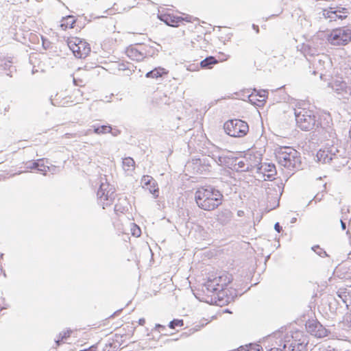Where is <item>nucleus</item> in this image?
I'll return each mask as SVG.
<instances>
[{
    "label": "nucleus",
    "instance_id": "58",
    "mask_svg": "<svg viewBox=\"0 0 351 351\" xmlns=\"http://www.w3.org/2000/svg\"><path fill=\"white\" fill-rule=\"evenodd\" d=\"M216 299H217V301H215V303H217V304L219 305L218 298H217Z\"/></svg>",
    "mask_w": 351,
    "mask_h": 351
},
{
    "label": "nucleus",
    "instance_id": "60",
    "mask_svg": "<svg viewBox=\"0 0 351 351\" xmlns=\"http://www.w3.org/2000/svg\"><path fill=\"white\" fill-rule=\"evenodd\" d=\"M295 221V218H293V219H292L291 222H293V221Z\"/></svg>",
    "mask_w": 351,
    "mask_h": 351
},
{
    "label": "nucleus",
    "instance_id": "29",
    "mask_svg": "<svg viewBox=\"0 0 351 351\" xmlns=\"http://www.w3.org/2000/svg\"><path fill=\"white\" fill-rule=\"evenodd\" d=\"M135 162L131 157L123 158L122 162L123 169L125 172L132 171L134 169Z\"/></svg>",
    "mask_w": 351,
    "mask_h": 351
},
{
    "label": "nucleus",
    "instance_id": "15",
    "mask_svg": "<svg viewBox=\"0 0 351 351\" xmlns=\"http://www.w3.org/2000/svg\"><path fill=\"white\" fill-rule=\"evenodd\" d=\"M329 86L337 95L345 97L351 95V86H348L344 81L336 80L329 84Z\"/></svg>",
    "mask_w": 351,
    "mask_h": 351
},
{
    "label": "nucleus",
    "instance_id": "57",
    "mask_svg": "<svg viewBox=\"0 0 351 351\" xmlns=\"http://www.w3.org/2000/svg\"><path fill=\"white\" fill-rule=\"evenodd\" d=\"M110 133H112V134L113 136H117V132H112L111 131V132H110Z\"/></svg>",
    "mask_w": 351,
    "mask_h": 351
},
{
    "label": "nucleus",
    "instance_id": "1",
    "mask_svg": "<svg viewBox=\"0 0 351 351\" xmlns=\"http://www.w3.org/2000/svg\"><path fill=\"white\" fill-rule=\"evenodd\" d=\"M222 193L211 185H206L197 189L195 193V200L199 208L206 211L216 209L222 204Z\"/></svg>",
    "mask_w": 351,
    "mask_h": 351
},
{
    "label": "nucleus",
    "instance_id": "28",
    "mask_svg": "<svg viewBox=\"0 0 351 351\" xmlns=\"http://www.w3.org/2000/svg\"><path fill=\"white\" fill-rule=\"evenodd\" d=\"M75 23V19L73 16H67L63 18L61 21L60 27L62 29L65 30L67 28H73Z\"/></svg>",
    "mask_w": 351,
    "mask_h": 351
},
{
    "label": "nucleus",
    "instance_id": "5",
    "mask_svg": "<svg viewBox=\"0 0 351 351\" xmlns=\"http://www.w3.org/2000/svg\"><path fill=\"white\" fill-rule=\"evenodd\" d=\"M316 157L319 162L322 163L330 162L335 168L345 166L348 162L346 158L341 157L340 151L333 145L320 149L317 152Z\"/></svg>",
    "mask_w": 351,
    "mask_h": 351
},
{
    "label": "nucleus",
    "instance_id": "48",
    "mask_svg": "<svg viewBox=\"0 0 351 351\" xmlns=\"http://www.w3.org/2000/svg\"><path fill=\"white\" fill-rule=\"evenodd\" d=\"M252 28H253V29H254L256 31V33L259 32V27L258 25L253 24Z\"/></svg>",
    "mask_w": 351,
    "mask_h": 351
},
{
    "label": "nucleus",
    "instance_id": "3",
    "mask_svg": "<svg viewBox=\"0 0 351 351\" xmlns=\"http://www.w3.org/2000/svg\"><path fill=\"white\" fill-rule=\"evenodd\" d=\"M229 282L230 279L226 276L215 274L208 276L206 282L204 284V287L208 293L216 295L215 298H218L219 304L222 306L226 302H228V300H224L223 296L225 293L224 287Z\"/></svg>",
    "mask_w": 351,
    "mask_h": 351
},
{
    "label": "nucleus",
    "instance_id": "36",
    "mask_svg": "<svg viewBox=\"0 0 351 351\" xmlns=\"http://www.w3.org/2000/svg\"><path fill=\"white\" fill-rule=\"evenodd\" d=\"M248 99L251 104L258 106L259 99L258 95H256L255 93L252 91V93L249 95Z\"/></svg>",
    "mask_w": 351,
    "mask_h": 351
},
{
    "label": "nucleus",
    "instance_id": "34",
    "mask_svg": "<svg viewBox=\"0 0 351 351\" xmlns=\"http://www.w3.org/2000/svg\"><path fill=\"white\" fill-rule=\"evenodd\" d=\"M311 249L320 257L328 256V254L326 253V252L324 249L321 248L319 245L313 246Z\"/></svg>",
    "mask_w": 351,
    "mask_h": 351
},
{
    "label": "nucleus",
    "instance_id": "30",
    "mask_svg": "<svg viewBox=\"0 0 351 351\" xmlns=\"http://www.w3.org/2000/svg\"><path fill=\"white\" fill-rule=\"evenodd\" d=\"M253 92L255 93L256 95H258V97H259L258 99V106H262L264 105L265 102L266 101V99L267 98L268 92L266 90H257L254 88L253 90Z\"/></svg>",
    "mask_w": 351,
    "mask_h": 351
},
{
    "label": "nucleus",
    "instance_id": "20",
    "mask_svg": "<svg viewBox=\"0 0 351 351\" xmlns=\"http://www.w3.org/2000/svg\"><path fill=\"white\" fill-rule=\"evenodd\" d=\"M282 193V190L278 185L272 186L266 189L268 201L274 200V202L278 203Z\"/></svg>",
    "mask_w": 351,
    "mask_h": 351
},
{
    "label": "nucleus",
    "instance_id": "47",
    "mask_svg": "<svg viewBox=\"0 0 351 351\" xmlns=\"http://www.w3.org/2000/svg\"><path fill=\"white\" fill-rule=\"evenodd\" d=\"M320 351H337V350L334 348H330V347H328V348H323Z\"/></svg>",
    "mask_w": 351,
    "mask_h": 351
},
{
    "label": "nucleus",
    "instance_id": "51",
    "mask_svg": "<svg viewBox=\"0 0 351 351\" xmlns=\"http://www.w3.org/2000/svg\"><path fill=\"white\" fill-rule=\"evenodd\" d=\"M62 340H61V337H60L58 339L56 340V343L58 346H59L60 344V342L62 341Z\"/></svg>",
    "mask_w": 351,
    "mask_h": 351
},
{
    "label": "nucleus",
    "instance_id": "23",
    "mask_svg": "<svg viewBox=\"0 0 351 351\" xmlns=\"http://www.w3.org/2000/svg\"><path fill=\"white\" fill-rule=\"evenodd\" d=\"M262 171L261 172H257L258 174H263V177L265 178V176L268 178H270L272 176L276 173V167L273 164H263L261 162Z\"/></svg>",
    "mask_w": 351,
    "mask_h": 351
},
{
    "label": "nucleus",
    "instance_id": "16",
    "mask_svg": "<svg viewBox=\"0 0 351 351\" xmlns=\"http://www.w3.org/2000/svg\"><path fill=\"white\" fill-rule=\"evenodd\" d=\"M158 18L160 21H163L165 24L171 27H177L180 23L183 21H190L191 16L183 18L182 16H175L171 14H160Z\"/></svg>",
    "mask_w": 351,
    "mask_h": 351
},
{
    "label": "nucleus",
    "instance_id": "14",
    "mask_svg": "<svg viewBox=\"0 0 351 351\" xmlns=\"http://www.w3.org/2000/svg\"><path fill=\"white\" fill-rule=\"evenodd\" d=\"M247 163V169H249L250 173L261 172L262 171L261 160L262 158L259 154H246L244 156Z\"/></svg>",
    "mask_w": 351,
    "mask_h": 351
},
{
    "label": "nucleus",
    "instance_id": "35",
    "mask_svg": "<svg viewBox=\"0 0 351 351\" xmlns=\"http://www.w3.org/2000/svg\"><path fill=\"white\" fill-rule=\"evenodd\" d=\"M183 325L184 321L182 319H174L169 322V327L171 329H175L176 327H181Z\"/></svg>",
    "mask_w": 351,
    "mask_h": 351
},
{
    "label": "nucleus",
    "instance_id": "10",
    "mask_svg": "<svg viewBox=\"0 0 351 351\" xmlns=\"http://www.w3.org/2000/svg\"><path fill=\"white\" fill-rule=\"evenodd\" d=\"M97 195L98 204L105 209L106 207L110 206L113 203L114 199V189L108 182H104L101 180Z\"/></svg>",
    "mask_w": 351,
    "mask_h": 351
},
{
    "label": "nucleus",
    "instance_id": "26",
    "mask_svg": "<svg viewBox=\"0 0 351 351\" xmlns=\"http://www.w3.org/2000/svg\"><path fill=\"white\" fill-rule=\"evenodd\" d=\"M167 73V72L164 68L157 67L147 72L145 75V77L147 78H158Z\"/></svg>",
    "mask_w": 351,
    "mask_h": 351
},
{
    "label": "nucleus",
    "instance_id": "25",
    "mask_svg": "<svg viewBox=\"0 0 351 351\" xmlns=\"http://www.w3.org/2000/svg\"><path fill=\"white\" fill-rule=\"evenodd\" d=\"M324 64L325 61L319 58V56L315 57L313 60V65L317 71H313V73L315 75L320 73V75H322V71L324 69Z\"/></svg>",
    "mask_w": 351,
    "mask_h": 351
},
{
    "label": "nucleus",
    "instance_id": "42",
    "mask_svg": "<svg viewBox=\"0 0 351 351\" xmlns=\"http://www.w3.org/2000/svg\"><path fill=\"white\" fill-rule=\"evenodd\" d=\"M140 234H141L140 228L138 227H136V228L134 230V231L132 232V234L134 236L138 237V236H140Z\"/></svg>",
    "mask_w": 351,
    "mask_h": 351
},
{
    "label": "nucleus",
    "instance_id": "27",
    "mask_svg": "<svg viewBox=\"0 0 351 351\" xmlns=\"http://www.w3.org/2000/svg\"><path fill=\"white\" fill-rule=\"evenodd\" d=\"M93 128V132L97 134H105L108 133H110L112 131V127L110 125H93L92 126Z\"/></svg>",
    "mask_w": 351,
    "mask_h": 351
},
{
    "label": "nucleus",
    "instance_id": "53",
    "mask_svg": "<svg viewBox=\"0 0 351 351\" xmlns=\"http://www.w3.org/2000/svg\"><path fill=\"white\" fill-rule=\"evenodd\" d=\"M237 214H238L239 216H242L243 215V211L239 210Z\"/></svg>",
    "mask_w": 351,
    "mask_h": 351
},
{
    "label": "nucleus",
    "instance_id": "11",
    "mask_svg": "<svg viewBox=\"0 0 351 351\" xmlns=\"http://www.w3.org/2000/svg\"><path fill=\"white\" fill-rule=\"evenodd\" d=\"M67 45L74 56L78 58L86 57L90 51V45L84 40L77 37L69 38Z\"/></svg>",
    "mask_w": 351,
    "mask_h": 351
},
{
    "label": "nucleus",
    "instance_id": "21",
    "mask_svg": "<svg viewBox=\"0 0 351 351\" xmlns=\"http://www.w3.org/2000/svg\"><path fill=\"white\" fill-rule=\"evenodd\" d=\"M233 214L229 209H223L217 215V220L222 225L228 223L232 218Z\"/></svg>",
    "mask_w": 351,
    "mask_h": 351
},
{
    "label": "nucleus",
    "instance_id": "56",
    "mask_svg": "<svg viewBox=\"0 0 351 351\" xmlns=\"http://www.w3.org/2000/svg\"><path fill=\"white\" fill-rule=\"evenodd\" d=\"M90 131H91V130H90V129L86 131V134H90Z\"/></svg>",
    "mask_w": 351,
    "mask_h": 351
},
{
    "label": "nucleus",
    "instance_id": "13",
    "mask_svg": "<svg viewBox=\"0 0 351 351\" xmlns=\"http://www.w3.org/2000/svg\"><path fill=\"white\" fill-rule=\"evenodd\" d=\"M147 48V47L139 43L131 45L127 47L125 53L132 60L141 61L149 55Z\"/></svg>",
    "mask_w": 351,
    "mask_h": 351
},
{
    "label": "nucleus",
    "instance_id": "40",
    "mask_svg": "<svg viewBox=\"0 0 351 351\" xmlns=\"http://www.w3.org/2000/svg\"><path fill=\"white\" fill-rule=\"evenodd\" d=\"M71 333V330H68L66 331H63L62 332H60V337H61V340L65 339L67 337H69L70 336Z\"/></svg>",
    "mask_w": 351,
    "mask_h": 351
},
{
    "label": "nucleus",
    "instance_id": "9",
    "mask_svg": "<svg viewBox=\"0 0 351 351\" xmlns=\"http://www.w3.org/2000/svg\"><path fill=\"white\" fill-rule=\"evenodd\" d=\"M223 129L228 135L241 138L247 134L249 126L245 121L241 119H231L224 123Z\"/></svg>",
    "mask_w": 351,
    "mask_h": 351
},
{
    "label": "nucleus",
    "instance_id": "17",
    "mask_svg": "<svg viewBox=\"0 0 351 351\" xmlns=\"http://www.w3.org/2000/svg\"><path fill=\"white\" fill-rule=\"evenodd\" d=\"M141 184L143 188L148 189L149 193H152L154 198L158 197V188L156 180L150 176H143L141 178Z\"/></svg>",
    "mask_w": 351,
    "mask_h": 351
},
{
    "label": "nucleus",
    "instance_id": "44",
    "mask_svg": "<svg viewBox=\"0 0 351 351\" xmlns=\"http://www.w3.org/2000/svg\"><path fill=\"white\" fill-rule=\"evenodd\" d=\"M155 328L156 330H158L159 332H160V329H164L165 326L161 325V324H156Z\"/></svg>",
    "mask_w": 351,
    "mask_h": 351
},
{
    "label": "nucleus",
    "instance_id": "49",
    "mask_svg": "<svg viewBox=\"0 0 351 351\" xmlns=\"http://www.w3.org/2000/svg\"><path fill=\"white\" fill-rule=\"evenodd\" d=\"M145 320L144 318L139 319V320H138L139 325L143 326L145 324Z\"/></svg>",
    "mask_w": 351,
    "mask_h": 351
},
{
    "label": "nucleus",
    "instance_id": "4",
    "mask_svg": "<svg viewBox=\"0 0 351 351\" xmlns=\"http://www.w3.org/2000/svg\"><path fill=\"white\" fill-rule=\"evenodd\" d=\"M296 125L302 131H311L315 128L319 119L315 112L309 109L297 107L294 109Z\"/></svg>",
    "mask_w": 351,
    "mask_h": 351
},
{
    "label": "nucleus",
    "instance_id": "24",
    "mask_svg": "<svg viewBox=\"0 0 351 351\" xmlns=\"http://www.w3.org/2000/svg\"><path fill=\"white\" fill-rule=\"evenodd\" d=\"M246 159H245L244 156L241 158L239 160L237 159L234 160V163L233 165L234 169L237 171L240 172H250L249 169H247V163H246Z\"/></svg>",
    "mask_w": 351,
    "mask_h": 351
},
{
    "label": "nucleus",
    "instance_id": "33",
    "mask_svg": "<svg viewBox=\"0 0 351 351\" xmlns=\"http://www.w3.org/2000/svg\"><path fill=\"white\" fill-rule=\"evenodd\" d=\"M210 154H212V159L213 160V162H215L219 165H223L226 163V158L225 156L221 155L217 156L213 152H210Z\"/></svg>",
    "mask_w": 351,
    "mask_h": 351
},
{
    "label": "nucleus",
    "instance_id": "31",
    "mask_svg": "<svg viewBox=\"0 0 351 351\" xmlns=\"http://www.w3.org/2000/svg\"><path fill=\"white\" fill-rule=\"evenodd\" d=\"M217 63V60L213 56H208L200 62V66L204 69H210Z\"/></svg>",
    "mask_w": 351,
    "mask_h": 351
},
{
    "label": "nucleus",
    "instance_id": "55",
    "mask_svg": "<svg viewBox=\"0 0 351 351\" xmlns=\"http://www.w3.org/2000/svg\"><path fill=\"white\" fill-rule=\"evenodd\" d=\"M120 311H121V310H119V311H117L114 312V313L113 315H112L110 317H113V316H114V315H115V314L118 313H119V312H120Z\"/></svg>",
    "mask_w": 351,
    "mask_h": 351
},
{
    "label": "nucleus",
    "instance_id": "18",
    "mask_svg": "<svg viewBox=\"0 0 351 351\" xmlns=\"http://www.w3.org/2000/svg\"><path fill=\"white\" fill-rule=\"evenodd\" d=\"M308 331L315 337L322 338L328 335V330L319 322L309 323Z\"/></svg>",
    "mask_w": 351,
    "mask_h": 351
},
{
    "label": "nucleus",
    "instance_id": "8",
    "mask_svg": "<svg viewBox=\"0 0 351 351\" xmlns=\"http://www.w3.org/2000/svg\"><path fill=\"white\" fill-rule=\"evenodd\" d=\"M314 133L320 140L329 141L336 138V134L332 128L331 119L329 116L320 119L314 129Z\"/></svg>",
    "mask_w": 351,
    "mask_h": 351
},
{
    "label": "nucleus",
    "instance_id": "38",
    "mask_svg": "<svg viewBox=\"0 0 351 351\" xmlns=\"http://www.w3.org/2000/svg\"><path fill=\"white\" fill-rule=\"evenodd\" d=\"M60 97H58V94H56L54 97L51 96L50 101L53 106H59L62 105V102L59 101Z\"/></svg>",
    "mask_w": 351,
    "mask_h": 351
},
{
    "label": "nucleus",
    "instance_id": "59",
    "mask_svg": "<svg viewBox=\"0 0 351 351\" xmlns=\"http://www.w3.org/2000/svg\"><path fill=\"white\" fill-rule=\"evenodd\" d=\"M349 319H350V322H351V314L348 316Z\"/></svg>",
    "mask_w": 351,
    "mask_h": 351
},
{
    "label": "nucleus",
    "instance_id": "39",
    "mask_svg": "<svg viewBox=\"0 0 351 351\" xmlns=\"http://www.w3.org/2000/svg\"><path fill=\"white\" fill-rule=\"evenodd\" d=\"M49 169V167L47 166H45L43 163V160H42V162H40V165H39L38 168L37 169V171L44 175H45Z\"/></svg>",
    "mask_w": 351,
    "mask_h": 351
},
{
    "label": "nucleus",
    "instance_id": "54",
    "mask_svg": "<svg viewBox=\"0 0 351 351\" xmlns=\"http://www.w3.org/2000/svg\"><path fill=\"white\" fill-rule=\"evenodd\" d=\"M306 48H308L309 50H311L310 47H309L308 45H306H306H304V51H306Z\"/></svg>",
    "mask_w": 351,
    "mask_h": 351
},
{
    "label": "nucleus",
    "instance_id": "7",
    "mask_svg": "<svg viewBox=\"0 0 351 351\" xmlns=\"http://www.w3.org/2000/svg\"><path fill=\"white\" fill-rule=\"evenodd\" d=\"M349 14V9L346 8L341 6H337L335 8L330 7L323 9L322 11L319 12V17L322 22L332 23L337 21H343L348 17Z\"/></svg>",
    "mask_w": 351,
    "mask_h": 351
},
{
    "label": "nucleus",
    "instance_id": "2",
    "mask_svg": "<svg viewBox=\"0 0 351 351\" xmlns=\"http://www.w3.org/2000/svg\"><path fill=\"white\" fill-rule=\"evenodd\" d=\"M278 164L287 169L296 171L301 168L302 161L299 152L291 147H283L276 152Z\"/></svg>",
    "mask_w": 351,
    "mask_h": 351
},
{
    "label": "nucleus",
    "instance_id": "32",
    "mask_svg": "<svg viewBox=\"0 0 351 351\" xmlns=\"http://www.w3.org/2000/svg\"><path fill=\"white\" fill-rule=\"evenodd\" d=\"M0 67H1L3 70L7 71L9 70L10 73H7L8 75L12 76L11 73L13 70H15L14 66L12 65V62L5 59L0 60Z\"/></svg>",
    "mask_w": 351,
    "mask_h": 351
},
{
    "label": "nucleus",
    "instance_id": "52",
    "mask_svg": "<svg viewBox=\"0 0 351 351\" xmlns=\"http://www.w3.org/2000/svg\"><path fill=\"white\" fill-rule=\"evenodd\" d=\"M126 69L125 68V65L124 64H122V65H120L119 66V70H125Z\"/></svg>",
    "mask_w": 351,
    "mask_h": 351
},
{
    "label": "nucleus",
    "instance_id": "19",
    "mask_svg": "<svg viewBox=\"0 0 351 351\" xmlns=\"http://www.w3.org/2000/svg\"><path fill=\"white\" fill-rule=\"evenodd\" d=\"M337 295L346 306L351 304V285L339 287L337 291Z\"/></svg>",
    "mask_w": 351,
    "mask_h": 351
},
{
    "label": "nucleus",
    "instance_id": "45",
    "mask_svg": "<svg viewBox=\"0 0 351 351\" xmlns=\"http://www.w3.org/2000/svg\"><path fill=\"white\" fill-rule=\"evenodd\" d=\"M95 350H96V348L95 346H91L88 349H84V350H82L80 351H95Z\"/></svg>",
    "mask_w": 351,
    "mask_h": 351
},
{
    "label": "nucleus",
    "instance_id": "61",
    "mask_svg": "<svg viewBox=\"0 0 351 351\" xmlns=\"http://www.w3.org/2000/svg\"><path fill=\"white\" fill-rule=\"evenodd\" d=\"M349 233H350V232L348 230V231L346 232V234H348Z\"/></svg>",
    "mask_w": 351,
    "mask_h": 351
},
{
    "label": "nucleus",
    "instance_id": "41",
    "mask_svg": "<svg viewBox=\"0 0 351 351\" xmlns=\"http://www.w3.org/2000/svg\"><path fill=\"white\" fill-rule=\"evenodd\" d=\"M274 229L276 232H278V233H280L282 230V227L280 226V223L278 222H276L274 225Z\"/></svg>",
    "mask_w": 351,
    "mask_h": 351
},
{
    "label": "nucleus",
    "instance_id": "12",
    "mask_svg": "<svg viewBox=\"0 0 351 351\" xmlns=\"http://www.w3.org/2000/svg\"><path fill=\"white\" fill-rule=\"evenodd\" d=\"M328 40L332 45H346L351 41V28L343 27L332 30Z\"/></svg>",
    "mask_w": 351,
    "mask_h": 351
},
{
    "label": "nucleus",
    "instance_id": "37",
    "mask_svg": "<svg viewBox=\"0 0 351 351\" xmlns=\"http://www.w3.org/2000/svg\"><path fill=\"white\" fill-rule=\"evenodd\" d=\"M40 162H42V160H37L36 161L32 162H29V163H27V168L37 170L40 165Z\"/></svg>",
    "mask_w": 351,
    "mask_h": 351
},
{
    "label": "nucleus",
    "instance_id": "50",
    "mask_svg": "<svg viewBox=\"0 0 351 351\" xmlns=\"http://www.w3.org/2000/svg\"><path fill=\"white\" fill-rule=\"evenodd\" d=\"M314 200H315V202H317V201H320L321 200V197H318V195H315L314 197Z\"/></svg>",
    "mask_w": 351,
    "mask_h": 351
},
{
    "label": "nucleus",
    "instance_id": "22",
    "mask_svg": "<svg viewBox=\"0 0 351 351\" xmlns=\"http://www.w3.org/2000/svg\"><path fill=\"white\" fill-rule=\"evenodd\" d=\"M194 160L195 161V164L202 166L204 171L209 170V168L211 167V162H213L212 154H208V156H202V158H196Z\"/></svg>",
    "mask_w": 351,
    "mask_h": 351
},
{
    "label": "nucleus",
    "instance_id": "6",
    "mask_svg": "<svg viewBox=\"0 0 351 351\" xmlns=\"http://www.w3.org/2000/svg\"><path fill=\"white\" fill-rule=\"evenodd\" d=\"M307 341L300 332H295V335L287 336L280 345V348H274L270 351H305Z\"/></svg>",
    "mask_w": 351,
    "mask_h": 351
},
{
    "label": "nucleus",
    "instance_id": "43",
    "mask_svg": "<svg viewBox=\"0 0 351 351\" xmlns=\"http://www.w3.org/2000/svg\"><path fill=\"white\" fill-rule=\"evenodd\" d=\"M259 346L256 345V346L253 348H250V349L245 350V351H260Z\"/></svg>",
    "mask_w": 351,
    "mask_h": 351
},
{
    "label": "nucleus",
    "instance_id": "46",
    "mask_svg": "<svg viewBox=\"0 0 351 351\" xmlns=\"http://www.w3.org/2000/svg\"><path fill=\"white\" fill-rule=\"evenodd\" d=\"M340 223H341V227L342 230H346V223L341 219L340 220Z\"/></svg>",
    "mask_w": 351,
    "mask_h": 351
}]
</instances>
